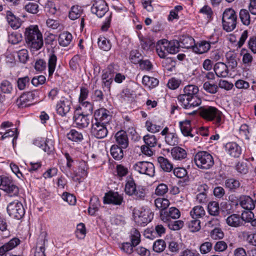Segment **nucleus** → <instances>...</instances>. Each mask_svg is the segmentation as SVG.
<instances>
[{
	"label": "nucleus",
	"instance_id": "nucleus-1",
	"mask_svg": "<svg viewBox=\"0 0 256 256\" xmlns=\"http://www.w3.org/2000/svg\"><path fill=\"white\" fill-rule=\"evenodd\" d=\"M198 90L197 86L188 84L184 88L182 92L178 96V102L182 108L192 110L188 113V114H196L197 111L194 109L202 103V100L198 95Z\"/></svg>",
	"mask_w": 256,
	"mask_h": 256
},
{
	"label": "nucleus",
	"instance_id": "nucleus-2",
	"mask_svg": "<svg viewBox=\"0 0 256 256\" xmlns=\"http://www.w3.org/2000/svg\"><path fill=\"white\" fill-rule=\"evenodd\" d=\"M24 38L28 46L32 50H39L44 44L42 34L36 25L26 28Z\"/></svg>",
	"mask_w": 256,
	"mask_h": 256
},
{
	"label": "nucleus",
	"instance_id": "nucleus-3",
	"mask_svg": "<svg viewBox=\"0 0 256 256\" xmlns=\"http://www.w3.org/2000/svg\"><path fill=\"white\" fill-rule=\"evenodd\" d=\"M200 115L207 121L212 122L216 126H219L222 123V112L216 108L212 106H203L200 108Z\"/></svg>",
	"mask_w": 256,
	"mask_h": 256
},
{
	"label": "nucleus",
	"instance_id": "nucleus-4",
	"mask_svg": "<svg viewBox=\"0 0 256 256\" xmlns=\"http://www.w3.org/2000/svg\"><path fill=\"white\" fill-rule=\"evenodd\" d=\"M57 63V56L54 52H50L48 55V63L42 59L36 61L35 63V68L38 71H43L45 70L48 65V77L52 78L56 68Z\"/></svg>",
	"mask_w": 256,
	"mask_h": 256
},
{
	"label": "nucleus",
	"instance_id": "nucleus-5",
	"mask_svg": "<svg viewBox=\"0 0 256 256\" xmlns=\"http://www.w3.org/2000/svg\"><path fill=\"white\" fill-rule=\"evenodd\" d=\"M124 192L127 195L134 196L136 200H144L146 196V190L140 186H136L132 178L126 180Z\"/></svg>",
	"mask_w": 256,
	"mask_h": 256
},
{
	"label": "nucleus",
	"instance_id": "nucleus-6",
	"mask_svg": "<svg viewBox=\"0 0 256 256\" xmlns=\"http://www.w3.org/2000/svg\"><path fill=\"white\" fill-rule=\"evenodd\" d=\"M194 162L198 168L202 170H208L214 165L212 156L206 151L198 152L194 156Z\"/></svg>",
	"mask_w": 256,
	"mask_h": 256
},
{
	"label": "nucleus",
	"instance_id": "nucleus-7",
	"mask_svg": "<svg viewBox=\"0 0 256 256\" xmlns=\"http://www.w3.org/2000/svg\"><path fill=\"white\" fill-rule=\"evenodd\" d=\"M237 16L232 8L225 10L222 14V24L223 29L227 32L232 31L236 26Z\"/></svg>",
	"mask_w": 256,
	"mask_h": 256
},
{
	"label": "nucleus",
	"instance_id": "nucleus-8",
	"mask_svg": "<svg viewBox=\"0 0 256 256\" xmlns=\"http://www.w3.org/2000/svg\"><path fill=\"white\" fill-rule=\"evenodd\" d=\"M134 216L136 223L140 226H145L153 218V214L149 209L140 208L134 209Z\"/></svg>",
	"mask_w": 256,
	"mask_h": 256
},
{
	"label": "nucleus",
	"instance_id": "nucleus-9",
	"mask_svg": "<svg viewBox=\"0 0 256 256\" xmlns=\"http://www.w3.org/2000/svg\"><path fill=\"white\" fill-rule=\"evenodd\" d=\"M0 189L5 192L10 196H17L19 188L12 180L8 176H0Z\"/></svg>",
	"mask_w": 256,
	"mask_h": 256
},
{
	"label": "nucleus",
	"instance_id": "nucleus-10",
	"mask_svg": "<svg viewBox=\"0 0 256 256\" xmlns=\"http://www.w3.org/2000/svg\"><path fill=\"white\" fill-rule=\"evenodd\" d=\"M7 212L10 217L17 220L21 219L25 214L22 204L18 200L11 202L8 205Z\"/></svg>",
	"mask_w": 256,
	"mask_h": 256
},
{
	"label": "nucleus",
	"instance_id": "nucleus-11",
	"mask_svg": "<svg viewBox=\"0 0 256 256\" xmlns=\"http://www.w3.org/2000/svg\"><path fill=\"white\" fill-rule=\"evenodd\" d=\"M72 105V102L70 98H68L64 96L61 97L56 105V114L62 117L66 116L71 109Z\"/></svg>",
	"mask_w": 256,
	"mask_h": 256
},
{
	"label": "nucleus",
	"instance_id": "nucleus-12",
	"mask_svg": "<svg viewBox=\"0 0 256 256\" xmlns=\"http://www.w3.org/2000/svg\"><path fill=\"white\" fill-rule=\"evenodd\" d=\"M134 168L140 174L153 176L154 166L152 163L148 162H138L134 165Z\"/></svg>",
	"mask_w": 256,
	"mask_h": 256
},
{
	"label": "nucleus",
	"instance_id": "nucleus-13",
	"mask_svg": "<svg viewBox=\"0 0 256 256\" xmlns=\"http://www.w3.org/2000/svg\"><path fill=\"white\" fill-rule=\"evenodd\" d=\"M90 132L92 136L101 139L107 136L108 130L105 124L92 121Z\"/></svg>",
	"mask_w": 256,
	"mask_h": 256
},
{
	"label": "nucleus",
	"instance_id": "nucleus-14",
	"mask_svg": "<svg viewBox=\"0 0 256 256\" xmlns=\"http://www.w3.org/2000/svg\"><path fill=\"white\" fill-rule=\"evenodd\" d=\"M91 10L98 18H102L104 14L107 15V14L110 12L108 6L104 0H94L91 8Z\"/></svg>",
	"mask_w": 256,
	"mask_h": 256
},
{
	"label": "nucleus",
	"instance_id": "nucleus-15",
	"mask_svg": "<svg viewBox=\"0 0 256 256\" xmlns=\"http://www.w3.org/2000/svg\"><path fill=\"white\" fill-rule=\"evenodd\" d=\"M94 120L92 122H100L106 124L111 119V115L110 112L104 108H100L96 110L94 113Z\"/></svg>",
	"mask_w": 256,
	"mask_h": 256
},
{
	"label": "nucleus",
	"instance_id": "nucleus-16",
	"mask_svg": "<svg viewBox=\"0 0 256 256\" xmlns=\"http://www.w3.org/2000/svg\"><path fill=\"white\" fill-rule=\"evenodd\" d=\"M218 38L215 40H202L198 42L193 48V51L198 54H202L208 52L210 48L212 45L218 42Z\"/></svg>",
	"mask_w": 256,
	"mask_h": 256
},
{
	"label": "nucleus",
	"instance_id": "nucleus-17",
	"mask_svg": "<svg viewBox=\"0 0 256 256\" xmlns=\"http://www.w3.org/2000/svg\"><path fill=\"white\" fill-rule=\"evenodd\" d=\"M180 216V210L174 207L170 208L168 210L162 211L160 212V220L164 222H169L171 218H178Z\"/></svg>",
	"mask_w": 256,
	"mask_h": 256
},
{
	"label": "nucleus",
	"instance_id": "nucleus-18",
	"mask_svg": "<svg viewBox=\"0 0 256 256\" xmlns=\"http://www.w3.org/2000/svg\"><path fill=\"white\" fill-rule=\"evenodd\" d=\"M123 202V197L118 192H110L104 197V202L108 204L120 205Z\"/></svg>",
	"mask_w": 256,
	"mask_h": 256
},
{
	"label": "nucleus",
	"instance_id": "nucleus-19",
	"mask_svg": "<svg viewBox=\"0 0 256 256\" xmlns=\"http://www.w3.org/2000/svg\"><path fill=\"white\" fill-rule=\"evenodd\" d=\"M88 166L86 162L84 161H80L79 162L78 171L75 174V176L72 178L74 181L80 182L81 178H84L87 176Z\"/></svg>",
	"mask_w": 256,
	"mask_h": 256
},
{
	"label": "nucleus",
	"instance_id": "nucleus-20",
	"mask_svg": "<svg viewBox=\"0 0 256 256\" xmlns=\"http://www.w3.org/2000/svg\"><path fill=\"white\" fill-rule=\"evenodd\" d=\"M46 236V234L45 232H42L38 238L36 250L34 256H46L44 254L45 245L47 242Z\"/></svg>",
	"mask_w": 256,
	"mask_h": 256
},
{
	"label": "nucleus",
	"instance_id": "nucleus-21",
	"mask_svg": "<svg viewBox=\"0 0 256 256\" xmlns=\"http://www.w3.org/2000/svg\"><path fill=\"white\" fill-rule=\"evenodd\" d=\"M156 52L160 58H164L169 54L168 40L166 39L159 40L156 43Z\"/></svg>",
	"mask_w": 256,
	"mask_h": 256
},
{
	"label": "nucleus",
	"instance_id": "nucleus-22",
	"mask_svg": "<svg viewBox=\"0 0 256 256\" xmlns=\"http://www.w3.org/2000/svg\"><path fill=\"white\" fill-rule=\"evenodd\" d=\"M88 116V115L82 113L75 114L74 116V121L76 126L80 128H86L90 124Z\"/></svg>",
	"mask_w": 256,
	"mask_h": 256
},
{
	"label": "nucleus",
	"instance_id": "nucleus-23",
	"mask_svg": "<svg viewBox=\"0 0 256 256\" xmlns=\"http://www.w3.org/2000/svg\"><path fill=\"white\" fill-rule=\"evenodd\" d=\"M114 138L118 146L122 148H126L128 146V138L126 132L122 130L118 132Z\"/></svg>",
	"mask_w": 256,
	"mask_h": 256
},
{
	"label": "nucleus",
	"instance_id": "nucleus-24",
	"mask_svg": "<svg viewBox=\"0 0 256 256\" xmlns=\"http://www.w3.org/2000/svg\"><path fill=\"white\" fill-rule=\"evenodd\" d=\"M20 240L18 238L14 237L10 240L0 247V256H4L6 252H8L18 246Z\"/></svg>",
	"mask_w": 256,
	"mask_h": 256
},
{
	"label": "nucleus",
	"instance_id": "nucleus-25",
	"mask_svg": "<svg viewBox=\"0 0 256 256\" xmlns=\"http://www.w3.org/2000/svg\"><path fill=\"white\" fill-rule=\"evenodd\" d=\"M225 147L227 152L232 156L238 158L241 154V148L236 142H228Z\"/></svg>",
	"mask_w": 256,
	"mask_h": 256
},
{
	"label": "nucleus",
	"instance_id": "nucleus-26",
	"mask_svg": "<svg viewBox=\"0 0 256 256\" xmlns=\"http://www.w3.org/2000/svg\"><path fill=\"white\" fill-rule=\"evenodd\" d=\"M214 70L218 77L226 78L228 76L229 72L227 65L222 62L216 63L214 66Z\"/></svg>",
	"mask_w": 256,
	"mask_h": 256
},
{
	"label": "nucleus",
	"instance_id": "nucleus-27",
	"mask_svg": "<svg viewBox=\"0 0 256 256\" xmlns=\"http://www.w3.org/2000/svg\"><path fill=\"white\" fill-rule=\"evenodd\" d=\"M6 19L10 26L14 30L18 28L21 26L20 19L16 18L10 10L6 12Z\"/></svg>",
	"mask_w": 256,
	"mask_h": 256
},
{
	"label": "nucleus",
	"instance_id": "nucleus-28",
	"mask_svg": "<svg viewBox=\"0 0 256 256\" xmlns=\"http://www.w3.org/2000/svg\"><path fill=\"white\" fill-rule=\"evenodd\" d=\"M226 224L232 227L238 228L243 225L240 216L238 214H232L226 220Z\"/></svg>",
	"mask_w": 256,
	"mask_h": 256
},
{
	"label": "nucleus",
	"instance_id": "nucleus-29",
	"mask_svg": "<svg viewBox=\"0 0 256 256\" xmlns=\"http://www.w3.org/2000/svg\"><path fill=\"white\" fill-rule=\"evenodd\" d=\"M240 204L246 210H252L255 208V202L249 196H243L240 198Z\"/></svg>",
	"mask_w": 256,
	"mask_h": 256
},
{
	"label": "nucleus",
	"instance_id": "nucleus-30",
	"mask_svg": "<svg viewBox=\"0 0 256 256\" xmlns=\"http://www.w3.org/2000/svg\"><path fill=\"white\" fill-rule=\"evenodd\" d=\"M171 155L174 160H181L186 158L187 153L184 149L175 146L171 150Z\"/></svg>",
	"mask_w": 256,
	"mask_h": 256
},
{
	"label": "nucleus",
	"instance_id": "nucleus-31",
	"mask_svg": "<svg viewBox=\"0 0 256 256\" xmlns=\"http://www.w3.org/2000/svg\"><path fill=\"white\" fill-rule=\"evenodd\" d=\"M180 47L184 48H192L195 46L194 40L190 36H182L180 38Z\"/></svg>",
	"mask_w": 256,
	"mask_h": 256
},
{
	"label": "nucleus",
	"instance_id": "nucleus-32",
	"mask_svg": "<svg viewBox=\"0 0 256 256\" xmlns=\"http://www.w3.org/2000/svg\"><path fill=\"white\" fill-rule=\"evenodd\" d=\"M208 187L206 184H202L198 186V190L200 193L196 195V200L199 203H204L206 201V193Z\"/></svg>",
	"mask_w": 256,
	"mask_h": 256
},
{
	"label": "nucleus",
	"instance_id": "nucleus-33",
	"mask_svg": "<svg viewBox=\"0 0 256 256\" xmlns=\"http://www.w3.org/2000/svg\"><path fill=\"white\" fill-rule=\"evenodd\" d=\"M123 148L118 144H114L111 146L110 154L114 160H119L124 157Z\"/></svg>",
	"mask_w": 256,
	"mask_h": 256
},
{
	"label": "nucleus",
	"instance_id": "nucleus-34",
	"mask_svg": "<svg viewBox=\"0 0 256 256\" xmlns=\"http://www.w3.org/2000/svg\"><path fill=\"white\" fill-rule=\"evenodd\" d=\"M72 38V34L68 32L61 33L58 36V43L62 46H68L71 42Z\"/></svg>",
	"mask_w": 256,
	"mask_h": 256
},
{
	"label": "nucleus",
	"instance_id": "nucleus-35",
	"mask_svg": "<svg viewBox=\"0 0 256 256\" xmlns=\"http://www.w3.org/2000/svg\"><path fill=\"white\" fill-rule=\"evenodd\" d=\"M239 180L234 178H228L225 181V186L232 192H236L240 187Z\"/></svg>",
	"mask_w": 256,
	"mask_h": 256
},
{
	"label": "nucleus",
	"instance_id": "nucleus-36",
	"mask_svg": "<svg viewBox=\"0 0 256 256\" xmlns=\"http://www.w3.org/2000/svg\"><path fill=\"white\" fill-rule=\"evenodd\" d=\"M180 127L182 134L184 136H190L192 138L193 134H191L190 121L186 120L179 122Z\"/></svg>",
	"mask_w": 256,
	"mask_h": 256
},
{
	"label": "nucleus",
	"instance_id": "nucleus-37",
	"mask_svg": "<svg viewBox=\"0 0 256 256\" xmlns=\"http://www.w3.org/2000/svg\"><path fill=\"white\" fill-rule=\"evenodd\" d=\"M158 162L160 167L166 172H170L173 169L172 164L166 158L163 156H159L158 158Z\"/></svg>",
	"mask_w": 256,
	"mask_h": 256
},
{
	"label": "nucleus",
	"instance_id": "nucleus-38",
	"mask_svg": "<svg viewBox=\"0 0 256 256\" xmlns=\"http://www.w3.org/2000/svg\"><path fill=\"white\" fill-rule=\"evenodd\" d=\"M236 57V54L233 52L230 51L226 54V62L232 68H234L238 66Z\"/></svg>",
	"mask_w": 256,
	"mask_h": 256
},
{
	"label": "nucleus",
	"instance_id": "nucleus-39",
	"mask_svg": "<svg viewBox=\"0 0 256 256\" xmlns=\"http://www.w3.org/2000/svg\"><path fill=\"white\" fill-rule=\"evenodd\" d=\"M80 109L82 111V113L86 115H90L93 111V105L88 101L79 102Z\"/></svg>",
	"mask_w": 256,
	"mask_h": 256
},
{
	"label": "nucleus",
	"instance_id": "nucleus-40",
	"mask_svg": "<svg viewBox=\"0 0 256 256\" xmlns=\"http://www.w3.org/2000/svg\"><path fill=\"white\" fill-rule=\"evenodd\" d=\"M142 84L150 88H153L156 86L159 83L158 80L154 77H150L148 76H143L142 80Z\"/></svg>",
	"mask_w": 256,
	"mask_h": 256
},
{
	"label": "nucleus",
	"instance_id": "nucleus-41",
	"mask_svg": "<svg viewBox=\"0 0 256 256\" xmlns=\"http://www.w3.org/2000/svg\"><path fill=\"white\" fill-rule=\"evenodd\" d=\"M169 200L167 198H159L154 200V204L157 208L162 211H166L170 205Z\"/></svg>",
	"mask_w": 256,
	"mask_h": 256
},
{
	"label": "nucleus",
	"instance_id": "nucleus-42",
	"mask_svg": "<svg viewBox=\"0 0 256 256\" xmlns=\"http://www.w3.org/2000/svg\"><path fill=\"white\" fill-rule=\"evenodd\" d=\"M205 214L206 212L204 208L200 206H195L190 212V214L192 218H202Z\"/></svg>",
	"mask_w": 256,
	"mask_h": 256
},
{
	"label": "nucleus",
	"instance_id": "nucleus-43",
	"mask_svg": "<svg viewBox=\"0 0 256 256\" xmlns=\"http://www.w3.org/2000/svg\"><path fill=\"white\" fill-rule=\"evenodd\" d=\"M138 38L141 47L144 50H148L154 45V42L148 38L144 37L142 36H138Z\"/></svg>",
	"mask_w": 256,
	"mask_h": 256
},
{
	"label": "nucleus",
	"instance_id": "nucleus-44",
	"mask_svg": "<svg viewBox=\"0 0 256 256\" xmlns=\"http://www.w3.org/2000/svg\"><path fill=\"white\" fill-rule=\"evenodd\" d=\"M130 238L132 246H137L140 242V234L136 228H132L130 232Z\"/></svg>",
	"mask_w": 256,
	"mask_h": 256
},
{
	"label": "nucleus",
	"instance_id": "nucleus-45",
	"mask_svg": "<svg viewBox=\"0 0 256 256\" xmlns=\"http://www.w3.org/2000/svg\"><path fill=\"white\" fill-rule=\"evenodd\" d=\"M145 126L148 131L154 134L159 132L163 128L164 126L162 124H157L147 120L146 122Z\"/></svg>",
	"mask_w": 256,
	"mask_h": 256
},
{
	"label": "nucleus",
	"instance_id": "nucleus-46",
	"mask_svg": "<svg viewBox=\"0 0 256 256\" xmlns=\"http://www.w3.org/2000/svg\"><path fill=\"white\" fill-rule=\"evenodd\" d=\"M82 8L79 6H74L71 8L69 12L68 16L70 19L74 20L78 18L82 13Z\"/></svg>",
	"mask_w": 256,
	"mask_h": 256
},
{
	"label": "nucleus",
	"instance_id": "nucleus-47",
	"mask_svg": "<svg viewBox=\"0 0 256 256\" xmlns=\"http://www.w3.org/2000/svg\"><path fill=\"white\" fill-rule=\"evenodd\" d=\"M208 210L210 214L217 216L220 213V207L218 202L212 201L208 205Z\"/></svg>",
	"mask_w": 256,
	"mask_h": 256
},
{
	"label": "nucleus",
	"instance_id": "nucleus-48",
	"mask_svg": "<svg viewBox=\"0 0 256 256\" xmlns=\"http://www.w3.org/2000/svg\"><path fill=\"white\" fill-rule=\"evenodd\" d=\"M240 18L243 24L248 26L250 24V17L249 11L246 9H242L239 12Z\"/></svg>",
	"mask_w": 256,
	"mask_h": 256
},
{
	"label": "nucleus",
	"instance_id": "nucleus-49",
	"mask_svg": "<svg viewBox=\"0 0 256 256\" xmlns=\"http://www.w3.org/2000/svg\"><path fill=\"white\" fill-rule=\"evenodd\" d=\"M168 44L169 54H175L179 52L180 44L178 40H168Z\"/></svg>",
	"mask_w": 256,
	"mask_h": 256
},
{
	"label": "nucleus",
	"instance_id": "nucleus-50",
	"mask_svg": "<svg viewBox=\"0 0 256 256\" xmlns=\"http://www.w3.org/2000/svg\"><path fill=\"white\" fill-rule=\"evenodd\" d=\"M166 248L165 241L162 239L156 240L153 244L152 248L154 252L158 253L162 252Z\"/></svg>",
	"mask_w": 256,
	"mask_h": 256
},
{
	"label": "nucleus",
	"instance_id": "nucleus-51",
	"mask_svg": "<svg viewBox=\"0 0 256 256\" xmlns=\"http://www.w3.org/2000/svg\"><path fill=\"white\" fill-rule=\"evenodd\" d=\"M136 246H132V244L130 242H123L119 246L120 250L128 255L134 252V248Z\"/></svg>",
	"mask_w": 256,
	"mask_h": 256
},
{
	"label": "nucleus",
	"instance_id": "nucleus-52",
	"mask_svg": "<svg viewBox=\"0 0 256 256\" xmlns=\"http://www.w3.org/2000/svg\"><path fill=\"white\" fill-rule=\"evenodd\" d=\"M68 140L75 142H79L83 139L82 134L75 130H71L67 134Z\"/></svg>",
	"mask_w": 256,
	"mask_h": 256
},
{
	"label": "nucleus",
	"instance_id": "nucleus-53",
	"mask_svg": "<svg viewBox=\"0 0 256 256\" xmlns=\"http://www.w3.org/2000/svg\"><path fill=\"white\" fill-rule=\"evenodd\" d=\"M24 8L26 11L32 14H36L39 12V6L36 2H29Z\"/></svg>",
	"mask_w": 256,
	"mask_h": 256
},
{
	"label": "nucleus",
	"instance_id": "nucleus-54",
	"mask_svg": "<svg viewBox=\"0 0 256 256\" xmlns=\"http://www.w3.org/2000/svg\"><path fill=\"white\" fill-rule=\"evenodd\" d=\"M143 140L146 144L150 147H154L158 143L156 136L152 134H147L143 137Z\"/></svg>",
	"mask_w": 256,
	"mask_h": 256
},
{
	"label": "nucleus",
	"instance_id": "nucleus-55",
	"mask_svg": "<svg viewBox=\"0 0 256 256\" xmlns=\"http://www.w3.org/2000/svg\"><path fill=\"white\" fill-rule=\"evenodd\" d=\"M98 46L101 50L104 51H108L112 46L110 40L104 37H100L98 38Z\"/></svg>",
	"mask_w": 256,
	"mask_h": 256
},
{
	"label": "nucleus",
	"instance_id": "nucleus-56",
	"mask_svg": "<svg viewBox=\"0 0 256 256\" xmlns=\"http://www.w3.org/2000/svg\"><path fill=\"white\" fill-rule=\"evenodd\" d=\"M165 142L168 144L174 146L178 144V140L175 133L170 132L165 136Z\"/></svg>",
	"mask_w": 256,
	"mask_h": 256
},
{
	"label": "nucleus",
	"instance_id": "nucleus-57",
	"mask_svg": "<svg viewBox=\"0 0 256 256\" xmlns=\"http://www.w3.org/2000/svg\"><path fill=\"white\" fill-rule=\"evenodd\" d=\"M210 236L212 240H220L224 237V233L220 228H215L211 230Z\"/></svg>",
	"mask_w": 256,
	"mask_h": 256
},
{
	"label": "nucleus",
	"instance_id": "nucleus-58",
	"mask_svg": "<svg viewBox=\"0 0 256 256\" xmlns=\"http://www.w3.org/2000/svg\"><path fill=\"white\" fill-rule=\"evenodd\" d=\"M203 88L206 92L211 94H214L218 90V86L214 84H211L209 82H205L204 84Z\"/></svg>",
	"mask_w": 256,
	"mask_h": 256
},
{
	"label": "nucleus",
	"instance_id": "nucleus-59",
	"mask_svg": "<svg viewBox=\"0 0 256 256\" xmlns=\"http://www.w3.org/2000/svg\"><path fill=\"white\" fill-rule=\"evenodd\" d=\"M2 92L4 94H10L13 90L12 84L8 80H3L0 85Z\"/></svg>",
	"mask_w": 256,
	"mask_h": 256
},
{
	"label": "nucleus",
	"instance_id": "nucleus-60",
	"mask_svg": "<svg viewBox=\"0 0 256 256\" xmlns=\"http://www.w3.org/2000/svg\"><path fill=\"white\" fill-rule=\"evenodd\" d=\"M251 210H246L242 213L240 218L242 220V222H246L251 223V222L253 220L254 216V214Z\"/></svg>",
	"mask_w": 256,
	"mask_h": 256
},
{
	"label": "nucleus",
	"instance_id": "nucleus-61",
	"mask_svg": "<svg viewBox=\"0 0 256 256\" xmlns=\"http://www.w3.org/2000/svg\"><path fill=\"white\" fill-rule=\"evenodd\" d=\"M194 219L188 222V228L192 232H197L200 228V220L198 218Z\"/></svg>",
	"mask_w": 256,
	"mask_h": 256
},
{
	"label": "nucleus",
	"instance_id": "nucleus-62",
	"mask_svg": "<svg viewBox=\"0 0 256 256\" xmlns=\"http://www.w3.org/2000/svg\"><path fill=\"white\" fill-rule=\"evenodd\" d=\"M162 62V66L165 67L167 70L172 71L175 68L176 62L170 58H164Z\"/></svg>",
	"mask_w": 256,
	"mask_h": 256
},
{
	"label": "nucleus",
	"instance_id": "nucleus-63",
	"mask_svg": "<svg viewBox=\"0 0 256 256\" xmlns=\"http://www.w3.org/2000/svg\"><path fill=\"white\" fill-rule=\"evenodd\" d=\"M168 188L167 184L162 183L156 186L155 194L158 196H163L168 192Z\"/></svg>",
	"mask_w": 256,
	"mask_h": 256
},
{
	"label": "nucleus",
	"instance_id": "nucleus-64",
	"mask_svg": "<svg viewBox=\"0 0 256 256\" xmlns=\"http://www.w3.org/2000/svg\"><path fill=\"white\" fill-rule=\"evenodd\" d=\"M141 54L136 50H131L130 54V59L132 62L134 64H138L142 60L140 59Z\"/></svg>",
	"mask_w": 256,
	"mask_h": 256
}]
</instances>
